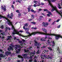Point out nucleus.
I'll use <instances>...</instances> for the list:
<instances>
[{"label":"nucleus","instance_id":"c9c22d12","mask_svg":"<svg viewBox=\"0 0 62 62\" xmlns=\"http://www.w3.org/2000/svg\"><path fill=\"white\" fill-rule=\"evenodd\" d=\"M9 16V14H8V15H7V18H9V16Z\"/></svg>","mask_w":62,"mask_h":62},{"label":"nucleus","instance_id":"dca6fc26","mask_svg":"<svg viewBox=\"0 0 62 62\" xmlns=\"http://www.w3.org/2000/svg\"><path fill=\"white\" fill-rule=\"evenodd\" d=\"M24 51L25 53H29V50H26V49H24Z\"/></svg>","mask_w":62,"mask_h":62},{"label":"nucleus","instance_id":"79ce46f5","mask_svg":"<svg viewBox=\"0 0 62 62\" xmlns=\"http://www.w3.org/2000/svg\"><path fill=\"white\" fill-rule=\"evenodd\" d=\"M16 50V52L17 54H18V53H20V52H19L18 51V50Z\"/></svg>","mask_w":62,"mask_h":62},{"label":"nucleus","instance_id":"09e8293b","mask_svg":"<svg viewBox=\"0 0 62 62\" xmlns=\"http://www.w3.org/2000/svg\"><path fill=\"white\" fill-rule=\"evenodd\" d=\"M31 11L32 12H34V10L33 9H31Z\"/></svg>","mask_w":62,"mask_h":62},{"label":"nucleus","instance_id":"9b49d317","mask_svg":"<svg viewBox=\"0 0 62 62\" xmlns=\"http://www.w3.org/2000/svg\"><path fill=\"white\" fill-rule=\"evenodd\" d=\"M13 13H12L11 14V15L9 16V18L11 19H13L12 17H13Z\"/></svg>","mask_w":62,"mask_h":62},{"label":"nucleus","instance_id":"052dcab7","mask_svg":"<svg viewBox=\"0 0 62 62\" xmlns=\"http://www.w3.org/2000/svg\"><path fill=\"white\" fill-rule=\"evenodd\" d=\"M16 39V40H18L19 39H16V37H15L14 38V39Z\"/></svg>","mask_w":62,"mask_h":62},{"label":"nucleus","instance_id":"cd10ccee","mask_svg":"<svg viewBox=\"0 0 62 62\" xmlns=\"http://www.w3.org/2000/svg\"><path fill=\"white\" fill-rule=\"evenodd\" d=\"M3 54H0V57H3Z\"/></svg>","mask_w":62,"mask_h":62},{"label":"nucleus","instance_id":"f03ea898","mask_svg":"<svg viewBox=\"0 0 62 62\" xmlns=\"http://www.w3.org/2000/svg\"><path fill=\"white\" fill-rule=\"evenodd\" d=\"M50 36H55V39L57 40L59 38H62V36L60 34H51Z\"/></svg>","mask_w":62,"mask_h":62},{"label":"nucleus","instance_id":"8fccbe9b","mask_svg":"<svg viewBox=\"0 0 62 62\" xmlns=\"http://www.w3.org/2000/svg\"><path fill=\"white\" fill-rule=\"evenodd\" d=\"M59 21H60V20H59V19H58V20H57L56 21V22H59Z\"/></svg>","mask_w":62,"mask_h":62},{"label":"nucleus","instance_id":"6ab92c4d","mask_svg":"<svg viewBox=\"0 0 62 62\" xmlns=\"http://www.w3.org/2000/svg\"><path fill=\"white\" fill-rule=\"evenodd\" d=\"M31 54H35V51H34L30 53Z\"/></svg>","mask_w":62,"mask_h":62},{"label":"nucleus","instance_id":"bf43d9fd","mask_svg":"<svg viewBox=\"0 0 62 62\" xmlns=\"http://www.w3.org/2000/svg\"><path fill=\"white\" fill-rule=\"evenodd\" d=\"M1 8L2 9H3V8H4L3 7V6H1Z\"/></svg>","mask_w":62,"mask_h":62},{"label":"nucleus","instance_id":"49530a36","mask_svg":"<svg viewBox=\"0 0 62 62\" xmlns=\"http://www.w3.org/2000/svg\"><path fill=\"white\" fill-rule=\"evenodd\" d=\"M52 44H55V43H54V41H52Z\"/></svg>","mask_w":62,"mask_h":62},{"label":"nucleus","instance_id":"c85d7f7f","mask_svg":"<svg viewBox=\"0 0 62 62\" xmlns=\"http://www.w3.org/2000/svg\"><path fill=\"white\" fill-rule=\"evenodd\" d=\"M4 19H6V20H7V22H8V21H9V20H8V18H6L5 16H4Z\"/></svg>","mask_w":62,"mask_h":62},{"label":"nucleus","instance_id":"0eeeda50","mask_svg":"<svg viewBox=\"0 0 62 62\" xmlns=\"http://www.w3.org/2000/svg\"><path fill=\"white\" fill-rule=\"evenodd\" d=\"M26 33L27 34H29V35H28L27 36H23V37L24 38H25V37H29V36H32V34H31L29 32H26Z\"/></svg>","mask_w":62,"mask_h":62},{"label":"nucleus","instance_id":"e433bc0d","mask_svg":"<svg viewBox=\"0 0 62 62\" xmlns=\"http://www.w3.org/2000/svg\"><path fill=\"white\" fill-rule=\"evenodd\" d=\"M23 56H27V54H24L23 55Z\"/></svg>","mask_w":62,"mask_h":62},{"label":"nucleus","instance_id":"4468645a","mask_svg":"<svg viewBox=\"0 0 62 62\" xmlns=\"http://www.w3.org/2000/svg\"><path fill=\"white\" fill-rule=\"evenodd\" d=\"M40 57H41V58H43V57H46V56L45 54H44L43 55V54L41 55Z\"/></svg>","mask_w":62,"mask_h":62},{"label":"nucleus","instance_id":"3c124183","mask_svg":"<svg viewBox=\"0 0 62 62\" xmlns=\"http://www.w3.org/2000/svg\"><path fill=\"white\" fill-rule=\"evenodd\" d=\"M41 15H43V16H45V15H44V13H42L41 14Z\"/></svg>","mask_w":62,"mask_h":62},{"label":"nucleus","instance_id":"58836bf2","mask_svg":"<svg viewBox=\"0 0 62 62\" xmlns=\"http://www.w3.org/2000/svg\"><path fill=\"white\" fill-rule=\"evenodd\" d=\"M8 38L9 39H11V36H8Z\"/></svg>","mask_w":62,"mask_h":62},{"label":"nucleus","instance_id":"f8f14e48","mask_svg":"<svg viewBox=\"0 0 62 62\" xmlns=\"http://www.w3.org/2000/svg\"><path fill=\"white\" fill-rule=\"evenodd\" d=\"M45 1H48V3H49V5H50V6L51 5H50V4L51 5H52V6H53L52 5V4H51V2L52 1L51 0H44Z\"/></svg>","mask_w":62,"mask_h":62},{"label":"nucleus","instance_id":"4c0bfd02","mask_svg":"<svg viewBox=\"0 0 62 62\" xmlns=\"http://www.w3.org/2000/svg\"><path fill=\"white\" fill-rule=\"evenodd\" d=\"M17 51H19L20 52V51H21V49L20 48H18V49H17Z\"/></svg>","mask_w":62,"mask_h":62},{"label":"nucleus","instance_id":"de8ad7c7","mask_svg":"<svg viewBox=\"0 0 62 62\" xmlns=\"http://www.w3.org/2000/svg\"><path fill=\"white\" fill-rule=\"evenodd\" d=\"M33 2L34 3H36L38 2V1H37L34 0L33 1Z\"/></svg>","mask_w":62,"mask_h":62},{"label":"nucleus","instance_id":"39448f33","mask_svg":"<svg viewBox=\"0 0 62 62\" xmlns=\"http://www.w3.org/2000/svg\"><path fill=\"white\" fill-rule=\"evenodd\" d=\"M11 45L12 46H9L10 47H8V50L9 52H10V50H12V51H13L14 49L13 48L14 47V46L13 45V44H11Z\"/></svg>","mask_w":62,"mask_h":62},{"label":"nucleus","instance_id":"9d476101","mask_svg":"<svg viewBox=\"0 0 62 62\" xmlns=\"http://www.w3.org/2000/svg\"><path fill=\"white\" fill-rule=\"evenodd\" d=\"M8 22V24L9 25H12L13 26V24H12V22L10 21L9 20Z\"/></svg>","mask_w":62,"mask_h":62},{"label":"nucleus","instance_id":"bb28decb","mask_svg":"<svg viewBox=\"0 0 62 62\" xmlns=\"http://www.w3.org/2000/svg\"><path fill=\"white\" fill-rule=\"evenodd\" d=\"M16 2H18L19 3H21V1H20L19 0H16Z\"/></svg>","mask_w":62,"mask_h":62},{"label":"nucleus","instance_id":"a18cd8bd","mask_svg":"<svg viewBox=\"0 0 62 62\" xmlns=\"http://www.w3.org/2000/svg\"><path fill=\"white\" fill-rule=\"evenodd\" d=\"M11 8H14V5H12V6Z\"/></svg>","mask_w":62,"mask_h":62},{"label":"nucleus","instance_id":"1a4fd4ad","mask_svg":"<svg viewBox=\"0 0 62 62\" xmlns=\"http://www.w3.org/2000/svg\"><path fill=\"white\" fill-rule=\"evenodd\" d=\"M16 12L19 14H18V17H21V13L20 12V11L19 10H17L16 11Z\"/></svg>","mask_w":62,"mask_h":62},{"label":"nucleus","instance_id":"5fc2aeb1","mask_svg":"<svg viewBox=\"0 0 62 62\" xmlns=\"http://www.w3.org/2000/svg\"><path fill=\"white\" fill-rule=\"evenodd\" d=\"M41 5H44V3L42 2H41Z\"/></svg>","mask_w":62,"mask_h":62},{"label":"nucleus","instance_id":"2f4dec72","mask_svg":"<svg viewBox=\"0 0 62 62\" xmlns=\"http://www.w3.org/2000/svg\"><path fill=\"white\" fill-rule=\"evenodd\" d=\"M28 21L29 22L32 21V19L30 18V19H29L28 20Z\"/></svg>","mask_w":62,"mask_h":62},{"label":"nucleus","instance_id":"338daca9","mask_svg":"<svg viewBox=\"0 0 62 62\" xmlns=\"http://www.w3.org/2000/svg\"><path fill=\"white\" fill-rule=\"evenodd\" d=\"M17 62H20L21 61L20 60H18L17 61Z\"/></svg>","mask_w":62,"mask_h":62},{"label":"nucleus","instance_id":"6e6d98bb","mask_svg":"<svg viewBox=\"0 0 62 62\" xmlns=\"http://www.w3.org/2000/svg\"><path fill=\"white\" fill-rule=\"evenodd\" d=\"M19 42L20 43H22V41H19Z\"/></svg>","mask_w":62,"mask_h":62},{"label":"nucleus","instance_id":"7c9ffc66","mask_svg":"<svg viewBox=\"0 0 62 62\" xmlns=\"http://www.w3.org/2000/svg\"><path fill=\"white\" fill-rule=\"evenodd\" d=\"M43 18V17L42 16H40V20H41Z\"/></svg>","mask_w":62,"mask_h":62},{"label":"nucleus","instance_id":"2eb2a0df","mask_svg":"<svg viewBox=\"0 0 62 62\" xmlns=\"http://www.w3.org/2000/svg\"><path fill=\"white\" fill-rule=\"evenodd\" d=\"M29 29H30L29 28H26L25 29V30L26 31H29Z\"/></svg>","mask_w":62,"mask_h":62},{"label":"nucleus","instance_id":"7ed1b4c3","mask_svg":"<svg viewBox=\"0 0 62 62\" xmlns=\"http://www.w3.org/2000/svg\"><path fill=\"white\" fill-rule=\"evenodd\" d=\"M35 42V44L34 45L35 46H37V49H39V47L40 46H41V44H40V43L39 42L38 43V42L36 41V40H34Z\"/></svg>","mask_w":62,"mask_h":62},{"label":"nucleus","instance_id":"393cba45","mask_svg":"<svg viewBox=\"0 0 62 62\" xmlns=\"http://www.w3.org/2000/svg\"><path fill=\"white\" fill-rule=\"evenodd\" d=\"M48 49H49V50H50L51 51H52V48H51V47H48Z\"/></svg>","mask_w":62,"mask_h":62},{"label":"nucleus","instance_id":"c03bdc74","mask_svg":"<svg viewBox=\"0 0 62 62\" xmlns=\"http://www.w3.org/2000/svg\"><path fill=\"white\" fill-rule=\"evenodd\" d=\"M0 28H1L2 29H3V28H4V26L3 25H2L1 27Z\"/></svg>","mask_w":62,"mask_h":62},{"label":"nucleus","instance_id":"72a5a7b5","mask_svg":"<svg viewBox=\"0 0 62 62\" xmlns=\"http://www.w3.org/2000/svg\"><path fill=\"white\" fill-rule=\"evenodd\" d=\"M28 23H27L26 24H24V26L26 27H27V26H28V25L27 24Z\"/></svg>","mask_w":62,"mask_h":62},{"label":"nucleus","instance_id":"69168bd1","mask_svg":"<svg viewBox=\"0 0 62 62\" xmlns=\"http://www.w3.org/2000/svg\"><path fill=\"white\" fill-rule=\"evenodd\" d=\"M32 60H29V62H32Z\"/></svg>","mask_w":62,"mask_h":62},{"label":"nucleus","instance_id":"f257e3e1","mask_svg":"<svg viewBox=\"0 0 62 62\" xmlns=\"http://www.w3.org/2000/svg\"><path fill=\"white\" fill-rule=\"evenodd\" d=\"M42 30L43 31H44L46 33L37 31L36 32H33L31 33V35H35V34H40V35H44L51 36V34L47 33V30L45 29L42 28Z\"/></svg>","mask_w":62,"mask_h":62},{"label":"nucleus","instance_id":"680f3d73","mask_svg":"<svg viewBox=\"0 0 62 62\" xmlns=\"http://www.w3.org/2000/svg\"><path fill=\"white\" fill-rule=\"evenodd\" d=\"M33 6L34 7H37V5H36V4H34Z\"/></svg>","mask_w":62,"mask_h":62},{"label":"nucleus","instance_id":"6e6552de","mask_svg":"<svg viewBox=\"0 0 62 62\" xmlns=\"http://www.w3.org/2000/svg\"><path fill=\"white\" fill-rule=\"evenodd\" d=\"M42 23H43V26L44 27H46V26L48 25L49 24H48V23H44V22H43Z\"/></svg>","mask_w":62,"mask_h":62},{"label":"nucleus","instance_id":"20e7f679","mask_svg":"<svg viewBox=\"0 0 62 62\" xmlns=\"http://www.w3.org/2000/svg\"><path fill=\"white\" fill-rule=\"evenodd\" d=\"M13 29H14L13 31H15L17 33H20V32L22 33V32H23V31L22 30H20L19 31H18V30L15 29V28L13 26L12 27V30H13Z\"/></svg>","mask_w":62,"mask_h":62},{"label":"nucleus","instance_id":"37998d69","mask_svg":"<svg viewBox=\"0 0 62 62\" xmlns=\"http://www.w3.org/2000/svg\"><path fill=\"white\" fill-rule=\"evenodd\" d=\"M56 22V21H54V22L52 23V25H54V23Z\"/></svg>","mask_w":62,"mask_h":62},{"label":"nucleus","instance_id":"473e14b6","mask_svg":"<svg viewBox=\"0 0 62 62\" xmlns=\"http://www.w3.org/2000/svg\"><path fill=\"white\" fill-rule=\"evenodd\" d=\"M57 50L58 51L59 53H60V49H59V47H58Z\"/></svg>","mask_w":62,"mask_h":62},{"label":"nucleus","instance_id":"f704fd0d","mask_svg":"<svg viewBox=\"0 0 62 62\" xmlns=\"http://www.w3.org/2000/svg\"><path fill=\"white\" fill-rule=\"evenodd\" d=\"M18 57L19 58H22V56L20 55H18Z\"/></svg>","mask_w":62,"mask_h":62},{"label":"nucleus","instance_id":"13d9d810","mask_svg":"<svg viewBox=\"0 0 62 62\" xmlns=\"http://www.w3.org/2000/svg\"><path fill=\"white\" fill-rule=\"evenodd\" d=\"M60 26H61V25H59V26L57 27V28H59L60 27Z\"/></svg>","mask_w":62,"mask_h":62},{"label":"nucleus","instance_id":"4d7b16f0","mask_svg":"<svg viewBox=\"0 0 62 62\" xmlns=\"http://www.w3.org/2000/svg\"><path fill=\"white\" fill-rule=\"evenodd\" d=\"M47 16L48 17H50V14H47Z\"/></svg>","mask_w":62,"mask_h":62},{"label":"nucleus","instance_id":"f3484780","mask_svg":"<svg viewBox=\"0 0 62 62\" xmlns=\"http://www.w3.org/2000/svg\"><path fill=\"white\" fill-rule=\"evenodd\" d=\"M8 51L6 53L8 54H11V53L10 52V51H11V50H10V51L9 52V50H8Z\"/></svg>","mask_w":62,"mask_h":62},{"label":"nucleus","instance_id":"4be33fe9","mask_svg":"<svg viewBox=\"0 0 62 62\" xmlns=\"http://www.w3.org/2000/svg\"><path fill=\"white\" fill-rule=\"evenodd\" d=\"M43 10L44 11H46L47 13L48 12V11L47 9H44Z\"/></svg>","mask_w":62,"mask_h":62},{"label":"nucleus","instance_id":"a19ab883","mask_svg":"<svg viewBox=\"0 0 62 62\" xmlns=\"http://www.w3.org/2000/svg\"><path fill=\"white\" fill-rule=\"evenodd\" d=\"M27 9L28 10V12H29L30 11V8H28Z\"/></svg>","mask_w":62,"mask_h":62},{"label":"nucleus","instance_id":"0e129e2a","mask_svg":"<svg viewBox=\"0 0 62 62\" xmlns=\"http://www.w3.org/2000/svg\"><path fill=\"white\" fill-rule=\"evenodd\" d=\"M52 2H54L56 1V0H52Z\"/></svg>","mask_w":62,"mask_h":62},{"label":"nucleus","instance_id":"5701e85b","mask_svg":"<svg viewBox=\"0 0 62 62\" xmlns=\"http://www.w3.org/2000/svg\"><path fill=\"white\" fill-rule=\"evenodd\" d=\"M4 8H3V9L5 11H6V6H4Z\"/></svg>","mask_w":62,"mask_h":62},{"label":"nucleus","instance_id":"ddd939ff","mask_svg":"<svg viewBox=\"0 0 62 62\" xmlns=\"http://www.w3.org/2000/svg\"><path fill=\"white\" fill-rule=\"evenodd\" d=\"M15 46H16V47H15V49L16 50V49H17V48H20V46H18L17 45H16Z\"/></svg>","mask_w":62,"mask_h":62},{"label":"nucleus","instance_id":"423d86ee","mask_svg":"<svg viewBox=\"0 0 62 62\" xmlns=\"http://www.w3.org/2000/svg\"><path fill=\"white\" fill-rule=\"evenodd\" d=\"M12 34L13 35H15V34H17V35H18L20 36H22V35L21 34H20L19 33L17 32H16V31H13Z\"/></svg>","mask_w":62,"mask_h":62},{"label":"nucleus","instance_id":"603ef678","mask_svg":"<svg viewBox=\"0 0 62 62\" xmlns=\"http://www.w3.org/2000/svg\"><path fill=\"white\" fill-rule=\"evenodd\" d=\"M10 40V39H9V38H8V39H6V40Z\"/></svg>","mask_w":62,"mask_h":62},{"label":"nucleus","instance_id":"c756f323","mask_svg":"<svg viewBox=\"0 0 62 62\" xmlns=\"http://www.w3.org/2000/svg\"><path fill=\"white\" fill-rule=\"evenodd\" d=\"M31 17L32 19H34V16L33 15H31Z\"/></svg>","mask_w":62,"mask_h":62},{"label":"nucleus","instance_id":"a211bd4d","mask_svg":"<svg viewBox=\"0 0 62 62\" xmlns=\"http://www.w3.org/2000/svg\"><path fill=\"white\" fill-rule=\"evenodd\" d=\"M58 7L59 8V9H61V6H60V4H58Z\"/></svg>","mask_w":62,"mask_h":62},{"label":"nucleus","instance_id":"a878e982","mask_svg":"<svg viewBox=\"0 0 62 62\" xmlns=\"http://www.w3.org/2000/svg\"><path fill=\"white\" fill-rule=\"evenodd\" d=\"M31 23H32V24H36V22H31Z\"/></svg>","mask_w":62,"mask_h":62},{"label":"nucleus","instance_id":"b1692460","mask_svg":"<svg viewBox=\"0 0 62 62\" xmlns=\"http://www.w3.org/2000/svg\"><path fill=\"white\" fill-rule=\"evenodd\" d=\"M37 53L39 54V53H40V50H38L37 51Z\"/></svg>","mask_w":62,"mask_h":62},{"label":"nucleus","instance_id":"ea45409f","mask_svg":"<svg viewBox=\"0 0 62 62\" xmlns=\"http://www.w3.org/2000/svg\"><path fill=\"white\" fill-rule=\"evenodd\" d=\"M1 34L2 35H5V32H3L1 33Z\"/></svg>","mask_w":62,"mask_h":62},{"label":"nucleus","instance_id":"864d4df0","mask_svg":"<svg viewBox=\"0 0 62 62\" xmlns=\"http://www.w3.org/2000/svg\"><path fill=\"white\" fill-rule=\"evenodd\" d=\"M22 40L23 42H25V40H24V39H22Z\"/></svg>","mask_w":62,"mask_h":62},{"label":"nucleus","instance_id":"774afa93","mask_svg":"<svg viewBox=\"0 0 62 62\" xmlns=\"http://www.w3.org/2000/svg\"><path fill=\"white\" fill-rule=\"evenodd\" d=\"M25 26H23V29H25Z\"/></svg>","mask_w":62,"mask_h":62},{"label":"nucleus","instance_id":"aec40b11","mask_svg":"<svg viewBox=\"0 0 62 62\" xmlns=\"http://www.w3.org/2000/svg\"><path fill=\"white\" fill-rule=\"evenodd\" d=\"M4 16H3L1 15H0V19H2V18H4Z\"/></svg>","mask_w":62,"mask_h":62},{"label":"nucleus","instance_id":"412c9836","mask_svg":"<svg viewBox=\"0 0 62 62\" xmlns=\"http://www.w3.org/2000/svg\"><path fill=\"white\" fill-rule=\"evenodd\" d=\"M47 13H49L48 14H50V15L52 16L53 15L52 14V13H51V12L49 11H48L47 12Z\"/></svg>","mask_w":62,"mask_h":62},{"label":"nucleus","instance_id":"e2e57ef3","mask_svg":"<svg viewBox=\"0 0 62 62\" xmlns=\"http://www.w3.org/2000/svg\"><path fill=\"white\" fill-rule=\"evenodd\" d=\"M52 20V19H49L48 22H50Z\"/></svg>","mask_w":62,"mask_h":62}]
</instances>
